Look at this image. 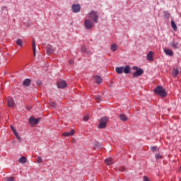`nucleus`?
Listing matches in <instances>:
<instances>
[{
	"label": "nucleus",
	"mask_w": 181,
	"mask_h": 181,
	"mask_svg": "<svg viewBox=\"0 0 181 181\" xmlns=\"http://www.w3.org/2000/svg\"><path fill=\"white\" fill-rule=\"evenodd\" d=\"M88 18H90V19H92L94 23H98V13H97V11L92 10L90 13H88Z\"/></svg>",
	"instance_id": "1"
},
{
	"label": "nucleus",
	"mask_w": 181,
	"mask_h": 181,
	"mask_svg": "<svg viewBox=\"0 0 181 181\" xmlns=\"http://www.w3.org/2000/svg\"><path fill=\"white\" fill-rule=\"evenodd\" d=\"M107 122H108V118L107 117H102L100 119V123L98 125V128L100 129H104L107 127Z\"/></svg>",
	"instance_id": "2"
},
{
	"label": "nucleus",
	"mask_w": 181,
	"mask_h": 181,
	"mask_svg": "<svg viewBox=\"0 0 181 181\" xmlns=\"http://www.w3.org/2000/svg\"><path fill=\"white\" fill-rule=\"evenodd\" d=\"M159 97L160 98H166L168 97V91L163 86H159Z\"/></svg>",
	"instance_id": "3"
},
{
	"label": "nucleus",
	"mask_w": 181,
	"mask_h": 181,
	"mask_svg": "<svg viewBox=\"0 0 181 181\" xmlns=\"http://www.w3.org/2000/svg\"><path fill=\"white\" fill-rule=\"evenodd\" d=\"M72 12L74 13H78L81 9V6L79 4H74L71 6Z\"/></svg>",
	"instance_id": "4"
},
{
	"label": "nucleus",
	"mask_w": 181,
	"mask_h": 181,
	"mask_svg": "<svg viewBox=\"0 0 181 181\" xmlns=\"http://www.w3.org/2000/svg\"><path fill=\"white\" fill-rule=\"evenodd\" d=\"M84 26L87 30H90V29H93V23L91 22L90 20L86 19L84 21Z\"/></svg>",
	"instance_id": "5"
},
{
	"label": "nucleus",
	"mask_w": 181,
	"mask_h": 181,
	"mask_svg": "<svg viewBox=\"0 0 181 181\" xmlns=\"http://www.w3.org/2000/svg\"><path fill=\"white\" fill-rule=\"evenodd\" d=\"M58 88H66L67 83L64 81H60L57 83Z\"/></svg>",
	"instance_id": "6"
},
{
	"label": "nucleus",
	"mask_w": 181,
	"mask_h": 181,
	"mask_svg": "<svg viewBox=\"0 0 181 181\" xmlns=\"http://www.w3.org/2000/svg\"><path fill=\"white\" fill-rule=\"evenodd\" d=\"M142 74H144V69L139 68V70L136 71V72L133 74V77L135 78L136 77H139V76H142Z\"/></svg>",
	"instance_id": "7"
},
{
	"label": "nucleus",
	"mask_w": 181,
	"mask_h": 181,
	"mask_svg": "<svg viewBox=\"0 0 181 181\" xmlns=\"http://www.w3.org/2000/svg\"><path fill=\"white\" fill-rule=\"evenodd\" d=\"M39 121H40V118L35 119V117H31L29 119V122L31 125L33 124H35V125H37V122H39Z\"/></svg>",
	"instance_id": "8"
},
{
	"label": "nucleus",
	"mask_w": 181,
	"mask_h": 181,
	"mask_svg": "<svg viewBox=\"0 0 181 181\" xmlns=\"http://www.w3.org/2000/svg\"><path fill=\"white\" fill-rule=\"evenodd\" d=\"M54 48H53V46L48 45L47 46V54H52L54 52Z\"/></svg>",
	"instance_id": "9"
},
{
	"label": "nucleus",
	"mask_w": 181,
	"mask_h": 181,
	"mask_svg": "<svg viewBox=\"0 0 181 181\" xmlns=\"http://www.w3.org/2000/svg\"><path fill=\"white\" fill-rule=\"evenodd\" d=\"M95 78V83L98 85L101 84V83H103V78H101V76H94Z\"/></svg>",
	"instance_id": "10"
},
{
	"label": "nucleus",
	"mask_w": 181,
	"mask_h": 181,
	"mask_svg": "<svg viewBox=\"0 0 181 181\" xmlns=\"http://www.w3.org/2000/svg\"><path fill=\"white\" fill-rule=\"evenodd\" d=\"M123 73L129 74V73H131V66H129V65H127L124 67L123 66Z\"/></svg>",
	"instance_id": "11"
},
{
	"label": "nucleus",
	"mask_w": 181,
	"mask_h": 181,
	"mask_svg": "<svg viewBox=\"0 0 181 181\" xmlns=\"http://www.w3.org/2000/svg\"><path fill=\"white\" fill-rule=\"evenodd\" d=\"M164 53L167 56H173V51L172 49H169L168 48H164Z\"/></svg>",
	"instance_id": "12"
},
{
	"label": "nucleus",
	"mask_w": 181,
	"mask_h": 181,
	"mask_svg": "<svg viewBox=\"0 0 181 181\" xmlns=\"http://www.w3.org/2000/svg\"><path fill=\"white\" fill-rule=\"evenodd\" d=\"M147 60H148V62H153V52L150 51L148 54H147Z\"/></svg>",
	"instance_id": "13"
},
{
	"label": "nucleus",
	"mask_w": 181,
	"mask_h": 181,
	"mask_svg": "<svg viewBox=\"0 0 181 181\" xmlns=\"http://www.w3.org/2000/svg\"><path fill=\"white\" fill-rule=\"evenodd\" d=\"M7 103L8 107H15V101L12 98H8Z\"/></svg>",
	"instance_id": "14"
},
{
	"label": "nucleus",
	"mask_w": 181,
	"mask_h": 181,
	"mask_svg": "<svg viewBox=\"0 0 181 181\" xmlns=\"http://www.w3.org/2000/svg\"><path fill=\"white\" fill-rule=\"evenodd\" d=\"M170 44L173 49H179V42L172 41Z\"/></svg>",
	"instance_id": "15"
},
{
	"label": "nucleus",
	"mask_w": 181,
	"mask_h": 181,
	"mask_svg": "<svg viewBox=\"0 0 181 181\" xmlns=\"http://www.w3.org/2000/svg\"><path fill=\"white\" fill-rule=\"evenodd\" d=\"M115 71L117 74H122L124 73V66L116 67Z\"/></svg>",
	"instance_id": "16"
},
{
	"label": "nucleus",
	"mask_w": 181,
	"mask_h": 181,
	"mask_svg": "<svg viewBox=\"0 0 181 181\" xmlns=\"http://www.w3.org/2000/svg\"><path fill=\"white\" fill-rule=\"evenodd\" d=\"M31 81L30 78H25L23 82V85L25 86V87H29L30 86Z\"/></svg>",
	"instance_id": "17"
},
{
	"label": "nucleus",
	"mask_w": 181,
	"mask_h": 181,
	"mask_svg": "<svg viewBox=\"0 0 181 181\" xmlns=\"http://www.w3.org/2000/svg\"><path fill=\"white\" fill-rule=\"evenodd\" d=\"M105 163L110 166L114 163V160L111 158H107L105 159Z\"/></svg>",
	"instance_id": "18"
},
{
	"label": "nucleus",
	"mask_w": 181,
	"mask_h": 181,
	"mask_svg": "<svg viewBox=\"0 0 181 181\" xmlns=\"http://www.w3.org/2000/svg\"><path fill=\"white\" fill-rule=\"evenodd\" d=\"M64 136H71L72 135H74V130L71 129L69 132H65L63 134Z\"/></svg>",
	"instance_id": "19"
},
{
	"label": "nucleus",
	"mask_w": 181,
	"mask_h": 181,
	"mask_svg": "<svg viewBox=\"0 0 181 181\" xmlns=\"http://www.w3.org/2000/svg\"><path fill=\"white\" fill-rule=\"evenodd\" d=\"M117 49H118V45H117V44H113L111 45L110 50L112 52H117Z\"/></svg>",
	"instance_id": "20"
},
{
	"label": "nucleus",
	"mask_w": 181,
	"mask_h": 181,
	"mask_svg": "<svg viewBox=\"0 0 181 181\" xmlns=\"http://www.w3.org/2000/svg\"><path fill=\"white\" fill-rule=\"evenodd\" d=\"M119 117L120 121H127V119H128L127 116H125V115H124V114H120L119 115Z\"/></svg>",
	"instance_id": "21"
},
{
	"label": "nucleus",
	"mask_w": 181,
	"mask_h": 181,
	"mask_svg": "<svg viewBox=\"0 0 181 181\" xmlns=\"http://www.w3.org/2000/svg\"><path fill=\"white\" fill-rule=\"evenodd\" d=\"M28 160V159L26 158V157H21L18 160L19 163H26V161Z\"/></svg>",
	"instance_id": "22"
},
{
	"label": "nucleus",
	"mask_w": 181,
	"mask_h": 181,
	"mask_svg": "<svg viewBox=\"0 0 181 181\" xmlns=\"http://www.w3.org/2000/svg\"><path fill=\"white\" fill-rule=\"evenodd\" d=\"M178 75H179V69H174L173 70V76H174V77H177Z\"/></svg>",
	"instance_id": "23"
},
{
	"label": "nucleus",
	"mask_w": 181,
	"mask_h": 181,
	"mask_svg": "<svg viewBox=\"0 0 181 181\" xmlns=\"http://www.w3.org/2000/svg\"><path fill=\"white\" fill-rule=\"evenodd\" d=\"M33 51L34 56H36V44L35 43V40H33Z\"/></svg>",
	"instance_id": "24"
},
{
	"label": "nucleus",
	"mask_w": 181,
	"mask_h": 181,
	"mask_svg": "<svg viewBox=\"0 0 181 181\" xmlns=\"http://www.w3.org/2000/svg\"><path fill=\"white\" fill-rule=\"evenodd\" d=\"M171 26H172L173 30H175V31L177 30V26L176 25V23H175L174 21H171Z\"/></svg>",
	"instance_id": "25"
},
{
	"label": "nucleus",
	"mask_w": 181,
	"mask_h": 181,
	"mask_svg": "<svg viewBox=\"0 0 181 181\" xmlns=\"http://www.w3.org/2000/svg\"><path fill=\"white\" fill-rule=\"evenodd\" d=\"M16 44L18 45V46H20V47H22V46H23V42H22L21 39H18L16 40Z\"/></svg>",
	"instance_id": "26"
},
{
	"label": "nucleus",
	"mask_w": 181,
	"mask_h": 181,
	"mask_svg": "<svg viewBox=\"0 0 181 181\" xmlns=\"http://www.w3.org/2000/svg\"><path fill=\"white\" fill-rule=\"evenodd\" d=\"M81 52H83V53H86L87 52V47H86V45H83L81 48Z\"/></svg>",
	"instance_id": "27"
},
{
	"label": "nucleus",
	"mask_w": 181,
	"mask_h": 181,
	"mask_svg": "<svg viewBox=\"0 0 181 181\" xmlns=\"http://www.w3.org/2000/svg\"><path fill=\"white\" fill-rule=\"evenodd\" d=\"M49 105H50L51 107H52L53 108H56V107H57V105L56 103H54V102H50V103H49Z\"/></svg>",
	"instance_id": "28"
},
{
	"label": "nucleus",
	"mask_w": 181,
	"mask_h": 181,
	"mask_svg": "<svg viewBox=\"0 0 181 181\" xmlns=\"http://www.w3.org/2000/svg\"><path fill=\"white\" fill-rule=\"evenodd\" d=\"M151 152H156L158 151V146H152L151 147Z\"/></svg>",
	"instance_id": "29"
},
{
	"label": "nucleus",
	"mask_w": 181,
	"mask_h": 181,
	"mask_svg": "<svg viewBox=\"0 0 181 181\" xmlns=\"http://www.w3.org/2000/svg\"><path fill=\"white\" fill-rule=\"evenodd\" d=\"M37 163H43V159L42 157H38L37 160Z\"/></svg>",
	"instance_id": "30"
},
{
	"label": "nucleus",
	"mask_w": 181,
	"mask_h": 181,
	"mask_svg": "<svg viewBox=\"0 0 181 181\" xmlns=\"http://www.w3.org/2000/svg\"><path fill=\"white\" fill-rule=\"evenodd\" d=\"M15 180V178L13 177H8L6 178V181H13Z\"/></svg>",
	"instance_id": "31"
},
{
	"label": "nucleus",
	"mask_w": 181,
	"mask_h": 181,
	"mask_svg": "<svg viewBox=\"0 0 181 181\" xmlns=\"http://www.w3.org/2000/svg\"><path fill=\"white\" fill-rule=\"evenodd\" d=\"M155 94H159V86H157L156 89L154 90Z\"/></svg>",
	"instance_id": "32"
},
{
	"label": "nucleus",
	"mask_w": 181,
	"mask_h": 181,
	"mask_svg": "<svg viewBox=\"0 0 181 181\" xmlns=\"http://www.w3.org/2000/svg\"><path fill=\"white\" fill-rule=\"evenodd\" d=\"M14 135L18 141H21V136H19V134H18V132L14 133Z\"/></svg>",
	"instance_id": "33"
},
{
	"label": "nucleus",
	"mask_w": 181,
	"mask_h": 181,
	"mask_svg": "<svg viewBox=\"0 0 181 181\" xmlns=\"http://www.w3.org/2000/svg\"><path fill=\"white\" fill-rule=\"evenodd\" d=\"M11 131H13V134H16V132H16V129H15V127L13 126H11Z\"/></svg>",
	"instance_id": "34"
},
{
	"label": "nucleus",
	"mask_w": 181,
	"mask_h": 181,
	"mask_svg": "<svg viewBox=\"0 0 181 181\" xmlns=\"http://www.w3.org/2000/svg\"><path fill=\"white\" fill-rule=\"evenodd\" d=\"M143 181H151V180H149V178L147 176L144 175L143 177Z\"/></svg>",
	"instance_id": "35"
},
{
	"label": "nucleus",
	"mask_w": 181,
	"mask_h": 181,
	"mask_svg": "<svg viewBox=\"0 0 181 181\" xmlns=\"http://www.w3.org/2000/svg\"><path fill=\"white\" fill-rule=\"evenodd\" d=\"M95 99H96V101L100 103V101H101V96H96Z\"/></svg>",
	"instance_id": "36"
},
{
	"label": "nucleus",
	"mask_w": 181,
	"mask_h": 181,
	"mask_svg": "<svg viewBox=\"0 0 181 181\" xmlns=\"http://www.w3.org/2000/svg\"><path fill=\"white\" fill-rule=\"evenodd\" d=\"M132 69H133V70H136V71H138V70L139 69V68L138 66H134L132 67Z\"/></svg>",
	"instance_id": "37"
},
{
	"label": "nucleus",
	"mask_w": 181,
	"mask_h": 181,
	"mask_svg": "<svg viewBox=\"0 0 181 181\" xmlns=\"http://www.w3.org/2000/svg\"><path fill=\"white\" fill-rule=\"evenodd\" d=\"M37 86H42V81H37Z\"/></svg>",
	"instance_id": "38"
},
{
	"label": "nucleus",
	"mask_w": 181,
	"mask_h": 181,
	"mask_svg": "<svg viewBox=\"0 0 181 181\" xmlns=\"http://www.w3.org/2000/svg\"><path fill=\"white\" fill-rule=\"evenodd\" d=\"M83 121H88V116H84Z\"/></svg>",
	"instance_id": "39"
},
{
	"label": "nucleus",
	"mask_w": 181,
	"mask_h": 181,
	"mask_svg": "<svg viewBox=\"0 0 181 181\" xmlns=\"http://www.w3.org/2000/svg\"><path fill=\"white\" fill-rule=\"evenodd\" d=\"M69 64H73V63H74V60L69 59Z\"/></svg>",
	"instance_id": "40"
},
{
	"label": "nucleus",
	"mask_w": 181,
	"mask_h": 181,
	"mask_svg": "<svg viewBox=\"0 0 181 181\" xmlns=\"http://www.w3.org/2000/svg\"><path fill=\"white\" fill-rule=\"evenodd\" d=\"M27 110L29 111V110H32V107L30 106H28V107H27Z\"/></svg>",
	"instance_id": "41"
},
{
	"label": "nucleus",
	"mask_w": 181,
	"mask_h": 181,
	"mask_svg": "<svg viewBox=\"0 0 181 181\" xmlns=\"http://www.w3.org/2000/svg\"><path fill=\"white\" fill-rule=\"evenodd\" d=\"M156 159H159V154H156Z\"/></svg>",
	"instance_id": "42"
},
{
	"label": "nucleus",
	"mask_w": 181,
	"mask_h": 181,
	"mask_svg": "<svg viewBox=\"0 0 181 181\" xmlns=\"http://www.w3.org/2000/svg\"><path fill=\"white\" fill-rule=\"evenodd\" d=\"M4 9H6V6L2 7V11H4Z\"/></svg>",
	"instance_id": "43"
},
{
	"label": "nucleus",
	"mask_w": 181,
	"mask_h": 181,
	"mask_svg": "<svg viewBox=\"0 0 181 181\" xmlns=\"http://www.w3.org/2000/svg\"><path fill=\"white\" fill-rule=\"evenodd\" d=\"M124 170H125V168H124L123 170H122V172H124Z\"/></svg>",
	"instance_id": "44"
},
{
	"label": "nucleus",
	"mask_w": 181,
	"mask_h": 181,
	"mask_svg": "<svg viewBox=\"0 0 181 181\" xmlns=\"http://www.w3.org/2000/svg\"><path fill=\"white\" fill-rule=\"evenodd\" d=\"M180 172H181V167H180Z\"/></svg>",
	"instance_id": "45"
}]
</instances>
